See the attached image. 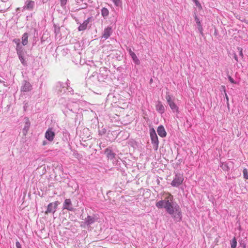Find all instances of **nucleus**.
Masks as SVG:
<instances>
[{"mask_svg":"<svg viewBox=\"0 0 248 248\" xmlns=\"http://www.w3.org/2000/svg\"><path fill=\"white\" fill-rule=\"evenodd\" d=\"M164 199L156 202L155 205L158 208H164L167 213L177 222H180L182 219V214L179 205L173 202V196L169 192H164Z\"/></svg>","mask_w":248,"mask_h":248,"instance_id":"obj_1","label":"nucleus"},{"mask_svg":"<svg viewBox=\"0 0 248 248\" xmlns=\"http://www.w3.org/2000/svg\"><path fill=\"white\" fill-rule=\"evenodd\" d=\"M184 180V178L183 174H177L171 182V185L173 186L177 187L183 183Z\"/></svg>","mask_w":248,"mask_h":248,"instance_id":"obj_2","label":"nucleus"},{"mask_svg":"<svg viewBox=\"0 0 248 248\" xmlns=\"http://www.w3.org/2000/svg\"><path fill=\"white\" fill-rule=\"evenodd\" d=\"M59 202L56 201L54 202L50 203L47 207V210L45 212L46 214H48L50 213H54L58 205Z\"/></svg>","mask_w":248,"mask_h":248,"instance_id":"obj_3","label":"nucleus"},{"mask_svg":"<svg viewBox=\"0 0 248 248\" xmlns=\"http://www.w3.org/2000/svg\"><path fill=\"white\" fill-rule=\"evenodd\" d=\"M22 85L21 87V91L27 92L30 91L32 89V86L31 83L27 80H23Z\"/></svg>","mask_w":248,"mask_h":248,"instance_id":"obj_4","label":"nucleus"},{"mask_svg":"<svg viewBox=\"0 0 248 248\" xmlns=\"http://www.w3.org/2000/svg\"><path fill=\"white\" fill-rule=\"evenodd\" d=\"M66 85V83L59 82L56 86L58 93L60 94H62L65 93L67 89Z\"/></svg>","mask_w":248,"mask_h":248,"instance_id":"obj_5","label":"nucleus"},{"mask_svg":"<svg viewBox=\"0 0 248 248\" xmlns=\"http://www.w3.org/2000/svg\"><path fill=\"white\" fill-rule=\"evenodd\" d=\"M112 29L110 27H108L107 28L104 29L102 37L104 38L105 40L108 39L112 34Z\"/></svg>","mask_w":248,"mask_h":248,"instance_id":"obj_6","label":"nucleus"},{"mask_svg":"<svg viewBox=\"0 0 248 248\" xmlns=\"http://www.w3.org/2000/svg\"><path fill=\"white\" fill-rule=\"evenodd\" d=\"M157 132L158 135L161 138H164L166 136L167 133L163 125H160L158 127Z\"/></svg>","mask_w":248,"mask_h":248,"instance_id":"obj_7","label":"nucleus"},{"mask_svg":"<svg viewBox=\"0 0 248 248\" xmlns=\"http://www.w3.org/2000/svg\"><path fill=\"white\" fill-rule=\"evenodd\" d=\"M25 124L24 126L23 129V133L24 135H26V133H27L29 129V128L30 127V122L29 121V118H25Z\"/></svg>","mask_w":248,"mask_h":248,"instance_id":"obj_8","label":"nucleus"},{"mask_svg":"<svg viewBox=\"0 0 248 248\" xmlns=\"http://www.w3.org/2000/svg\"><path fill=\"white\" fill-rule=\"evenodd\" d=\"M55 133L51 128H48L45 134V137L47 140H53Z\"/></svg>","mask_w":248,"mask_h":248,"instance_id":"obj_9","label":"nucleus"},{"mask_svg":"<svg viewBox=\"0 0 248 248\" xmlns=\"http://www.w3.org/2000/svg\"><path fill=\"white\" fill-rule=\"evenodd\" d=\"M63 208L69 211H72L73 208L72 207V203L70 199H67L65 200L63 204Z\"/></svg>","mask_w":248,"mask_h":248,"instance_id":"obj_10","label":"nucleus"},{"mask_svg":"<svg viewBox=\"0 0 248 248\" xmlns=\"http://www.w3.org/2000/svg\"><path fill=\"white\" fill-rule=\"evenodd\" d=\"M91 19V17H89L87 19L85 20L82 24H81L78 28V31H82L86 30Z\"/></svg>","mask_w":248,"mask_h":248,"instance_id":"obj_11","label":"nucleus"},{"mask_svg":"<svg viewBox=\"0 0 248 248\" xmlns=\"http://www.w3.org/2000/svg\"><path fill=\"white\" fill-rule=\"evenodd\" d=\"M105 154L106 155L108 159L110 160H112L115 156V154L113 153L111 150L108 148L105 150Z\"/></svg>","mask_w":248,"mask_h":248,"instance_id":"obj_12","label":"nucleus"},{"mask_svg":"<svg viewBox=\"0 0 248 248\" xmlns=\"http://www.w3.org/2000/svg\"><path fill=\"white\" fill-rule=\"evenodd\" d=\"M194 18H195V20L197 25L198 30L201 34H202V26L201 24L200 19L198 18L197 16L196 15H195Z\"/></svg>","mask_w":248,"mask_h":248,"instance_id":"obj_13","label":"nucleus"},{"mask_svg":"<svg viewBox=\"0 0 248 248\" xmlns=\"http://www.w3.org/2000/svg\"><path fill=\"white\" fill-rule=\"evenodd\" d=\"M94 222V218L91 216H88L85 219L84 223L87 226H90Z\"/></svg>","mask_w":248,"mask_h":248,"instance_id":"obj_14","label":"nucleus"},{"mask_svg":"<svg viewBox=\"0 0 248 248\" xmlns=\"http://www.w3.org/2000/svg\"><path fill=\"white\" fill-rule=\"evenodd\" d=\"M34 5V2L31 0H27L26 2V6L25 7L29 10H31L33 9V6Z\"/></svg>","mask_w":248,"mask_h":248,"instance_id":"obj_15","label":"nucleus"},{"mask_svg":"<svg viewBox=\"0 0 248 248\" xmlns=\"http://www.w3.org/2000/svg\"><path fill=\"white\" fill-rule=\"evenodd\" d=\"M28 35L27 33H24L22 37V44L23 46L26 45L28 43Z\"/></svg>","mask_w":248,"mask_h":248,"instance_id":"obj_16","label":"nucleus"},{"mask_svg":"<svg viewBox=\"0 0 248 248\" xmlns=\"http://www.w3.org/2000/svg\"><path fill=\"white\" fill-rule=\"evenodd\" d=\"M156 109L161 113H163L164 112V107L160 102H159L156 105Z\"/></svg>","mask_w":248,"mask_h":248,"instance_id":"obj_17","label":"nucleus"},{"mask_svg":"<svg viewBox=\"0 0 248 248\" xmlns=\"http://www.w3.org/2000/svg\"><path fill=\"white\" fill-rule=\"evenodd\" d=\"M150 134L151 140H158L156 132L153 128L150 130Z\"/></svg>","mask_w":248,"mask_h":248,"instance_id":"obj_18","label":"nucleus"},{"mask_svg":"<svg viewBox=\"0 0 248 248\" xmlns=\"http://www.w3.org/2000/svg\"><path fill=\"white\" fill-rule=\"evenodd\" d=\"M169 105L170 108H171V109L173 111H178V108L176 105V104L174 103L173 101L172 102H170V103H169Z\"/></svg>","mask_w":248,"mask_h":248,"instance_id":"obj_19","label":"nucleus"},{"mask_svg":"<svg viewBox=\"0 0 248 248\" xmlns=\"http://www.w3.org/2000/svg\"><path fill=\"white\" fill-rule=\"evenodd\" d=\"M23 55H24V53H21V54H18V58H19L21 62L22 63V64H23L24 65H26L27 62L23 57Z\"/></svg>","mask_w":248,"mask_h":248,"instance_id":"obj_20","label":"nucleus"},{"mask_svg":"<svg viewBox=\"0 0 248 248\" xmlns=\"http://www.w3.org/2000/svg\"><path fill=\"white\" fill-rule=\"evenodd\" d=\"M132 58L133 61H134V62L137 64H139L140 63V60H139V59L137 58L136 55L135 54V53L134 54H132L130 56Z\"/></svg>","mask_w":248,"mask_h":248,"instance_id":"obj_21","label":"nucleus"},{"mask_svg":"<svg viewBox=\"0 0 248 248\" xmlns=\"http://www.w3.org/2000/svg\"><path fill=\"white\" fill-rule=\"evenodd\" d=\"M231 248H236L237 246V240L235 237L231 241Z\"/></svg>","mask_w":248,"mask_h":248,"instance_id":"obj_22","label":"nucleus"},{"mask_svg":"<svg viewBox=\"0 0 248 248\" xmlns=\"http://www.w3.org/2000/svg\"><path fill=\"white\" fill-rule=\"evenodd\" d=\"M16 50L17 52V55L19 54L23 53V49H22V46L21 45V44H17L16 47Z\"/></svg>","mask_w":248,"mask_h":248,"instance_id":"obj_23","label":"nucleus"},{"mask_svg":"<svg viewBox=\"0 0 248 248\" xmlns=\"http://www.w3.org/2000/svg\"><path fill=\"white\" fill-rule=\"evenodd\" d=\"M101 14L103 17H106L108 15V11L106 8H103L101 10Z\"/></svg>","mask_w":248,"mask_h":248,"instance_id":"obj_24","label":"nucleus"},{"mask_svg":"<svg viewBox=\"0 0 248 248\" xmlns=\"http://www.w3.org/2000/svg\"><path fill=\"white\" fill-rule=\"evenodd\" d=\"M116 6H119L122 4L121 0H112Z\"/></svg>","mask_w":248,"mask_h":248,"instance_id":"obj_25","label":"nucleus"},{"mask_svg":"<svg viewBox=\"0 0 248 248\" xmlns=\"http://www.w3.org/2000/svg\"><path fill=\"white\" fill-rule=\"evenodd\" d=\"M166 98L168 104L173 101V100L171 99V97L169 94H166Z\"/></svg>","mask_w":248,"mask_h":248,"instance_id":"obj_26","label":"nucleus"},{"mask_svg":"<svg viewBox=\"0 0 248 248\" xmlns=\"http://www.w3.org/2000/svg\"><path fill=\"white\" fill-rule=\"evenodd\" d=\"M243 174H244V178L247 180L248 179V170L247 169H244L243 170Z\"/></svg>","mask_w":248,"mask_h":248,"instance_id":"obj_27","label":"nucleus"},{"mask_svg":"<svg viewBox=\"0 0 248 248\" xmlns=\"http://www.w3.org/2000/svg\"><path fill=\"white\" fill-rule=\"evenodd\" d=\"M193 1L194 2V3H195V5H196V6H197L198 7H199L200 9H202V6H201V4H200V3L198 1V0H193Z\"/></svg>","mask_w":248,"mask_h":248,"instance_id":"obj_28","label":"nucleus"},{"mask_svg":"<svg viewBox=\"0 0 248 248\" xmlns=\"http://www.w3.org/2000/svg\"><path fill=\"white\" fill-rule=\"evenodd\" d=\"M221 88H222V90L220 89V91H223L224 92V95H225V97H226V101L228 102V101H229V98H228V97L226 93H225V89H224V87L222 86L221 87Z\"/></svg>","mask_w":248,"mask_h":248,"instance_id":"obj_29","label":"nucleus"},{"mask_svg":"<svg viewBox=\"0 0 248 248\" xmlns=\"http://www.w3.org/2000/svg\"><path fill=\"white\" fill-rule=\"evenodd\" d=\"M237 49H238V51H239V54H240V55L242 57H243V51H243L242 48H241V47H238V48H237Z\"/></svg>","mask_w":248,"mask_h":248,"instance_id":"obj_30","label":"nucleus"},{"mask_svg":"<svg viewBox=\"0 0 248 248\" xmlns=\"http://www.w3.org/2000/svg\"><path fill=\"white\" fill-rule=\"evenodd\" d=\"M13 41L16 44V46L17 44H20V40L19 39H15L13 40Z\"/></svg>","mask_w":248,"mask_h":248,"instance_id":"obj_31","label":"nucleus"},{"mask_svg":"<svg viewBox=\"0 0 248 248\" xmlns=\"http://www.w3.org/2000/svg\"><path fill=\"white\" fill-rule=\"evenodd\" d=\"M67 0H61V3L62 6H64L66 3Z\"/></svg>","mask_w":248,"mask_h":248,"instance_id":"obj_32","label":"nucleus"},{"mask_svg":"<svg viewBox=\"0 0 248 248\" xmlns=\"http://www.w3.org/2000/svg\"><path fill=\"white\" fill-rule=\"evenodd\" d=\"M152 143L156 145V149H157V148L158 147V140H152Z\"/></svg>","mask_w":248,"mask_h":248,"instance_id":"obj_33","label":"nucleus"},{"mask_svg":"<svg viewBox=\"0 0 248 248\" xmlns=\"http://www.w3.org/2000/svg\"><path fill=\"white\" fill-rule=\"evenodd\" d=\"M229 81L232 83H234V84H236V82L235 81H234V80L231 77H229Z\"/></svg>","mask_w":248,"mask_h":248,"instance_id":"obj_34","label":"nucleus"},{"mask_svg":"<svg viewBox=\"0 0 248 248\" xmlns=\"http://www.w3.org/2000/svg\"><path fill=\"white\" fill-rule=\"evenodd\" d=\"M16 247L17 248H22L21 244H20V243L18 241H17L16 242Z\"/></svg>","mask_w":248,"mask_h":248,"instance_id":"obj_35","label":"nucleus"},{"mask_svg":"<svg viewBox=\"0 0 248 248\" xmlns=\"http://www.w3.org/2000/svg\"><path fill=\"white\" fill-rule=\"evenodd\" d=\"M129 53L130 55L131 56L132 54H134L135 53H134V52H133L131 50V49H130L129 50Z\"/></svg>","mask_w":248,"mask_h":248,"instance_id":"obj_36","label":"nucleus"},{"mask_svg":"<svg viewBox=\"0 0 248 248\" xmlns=\"http://www.w3.org/2000/svg\"><path fill=\"white\" fill-rule=\"evenodd\" d=\"M89 130L88 128H84L83 129V132L87 133L88 132Z\"/></svg>","mask_w":248,"mask_h":248,"instance_id":"obj_37","label":"nucleus"},{"mask_svg":"<svg viewBox=\"0 0 248 248\" xmlns=\"http://www.w3.org/2000/svg\"><path fill=\"white\" fill-rule=\"evenodd\" d=\"M234 58L236 61H238L237 57L236 55H234Z\"/></svg>","mask_w":248,"mask_h":248,"instance_id":"obj_38","label":"nucleus"},{"mask_svg":"<svg viewBox=\"0 0 248 248\" xmlns=\"http://www.w3.org/2000/svg\"><path fill=\"white\" fill-rule=\"evenodd\" d=\"M46 141H44L43 142V145H46Z\"/></svg>","mask_w":248,"mask_h":248,"instance_id":"obj_39","label":"nucleus"},{"mask_svg":"<svg viewBox=\"0 0 248 248\" xmlns=\"http://www.w3.org/2000/svg\"><path fill=\"white\" fill-rule=\"evenodd\" d=\"M87 138H88V137H82V139H83Z\"/></svg>","mask_w":248,"mask_h":248,"instance_id":"obj_40","label":"nucleus"},{"mask_svg":"<svg viewBox=\"0 0 248 248\" xmlns=\"http://www.w3.org/2000/svg\"><path fill=\"white\" fill-rule=\"evenodd\" d=\"M129 136H128L126 138V139H128Z\"/></svg>","mask_w":248,"mask_h":248,"instance_id":"obj_41","label":"nucleus"},{"mask_svg":"<svg viewBox=\"0 0 248 248\" xmlns=\"http://www.w3.org/2000/svg\"><path fill=\"white\" fill-rule=\"evenodd\" d=\"M216 33V30H215V33Z\"/></svg>","mask_w":248,"mask_h":248,"instance_id":"obj_42","label":"nucleus"}]
</instances>
